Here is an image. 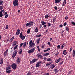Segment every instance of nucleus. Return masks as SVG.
<instances>
[{
	"label": "nucleus",
	"mask_w": 75,
	"mask_h": 75,
	"mask_svg": "<svg viewBox=\"0 0 75 75\" xmlns=\"http://www.w3.org/2000/svg\"><path fill=\"white\" fill-rule=\"evenodd\" d=\"M2 6H0V10H3V7H2Z\"/></svg>",
	"instance_id": "nucleus-41"
},
{
	"label": "nucleus",
	"mask_w": 75,
	"mask_h": 75,
	"mask_svg": "<svg viewBox=\"0 0 75 75\" xmlns=\"http://www.w3.org/2000/svg\"><path fill=\"white\" fill-rule=\"evenodd\" d=\"M40 40H41V39L40 38H39L38 39V40H37V41L40 42Z\"/></svg>",
	"instance_id": "nucleus-59"
},
{
	"label": "nucleus",
	"mask_w": 75,
	"mask_h": 75,
	"mask_svg": "<svg viewBox=\"0 0 75 75\" xmlns=\"http://www.w3.org/2000/svg\"><path fill=\"white\" fill-rule=\"evenodd\" d=\"M8 15H6L5 16V18H7V17H8Z\"/></svg>",
	"instance_id": "nucleus-54"
},
{
	"label": "nucleus",
	"mask_w": 75,
	"mask_h": 75,
	"mask_svg": "<svg viewBox=\"0 0 75 75\" xmlns=\"http://www.w3.org/2000/svg\"><path fill=\"white\" fill-rule=\"evenodd\" d=\"M71 23L73 25H75V23L74 22H71Z\"/></svg>",
	"instance_id": "nucleus-47"
},
{
	"label": "nucleus",
	"mask_w": 75,
	"mask_h": 75,
	"mask_svg": "<svg viewBox=\"0 0 75 75\" xmlns=\"http://www.w3.org/2000/svg\"><path fill=\"white\" fill-rule=\"evenodd\" d=\"M28 25L30 26V24L29 23H28L26 24V26L27 27H28Z\"/></svg>",
	"instance_id": "nucleus-55"
},
{
	"label": "nucleus",
	"mask_w": 75,
	"mask_h": 75,
	"mask_svg": "<svg viewBox=\"0 0 75 75\" xmlns=\"http://www.w3.org/2000/svg\"><path fill=\"white\" fill-rule=\"evenodd\" d=\"M7 52H8V49L6 50V51L4 53V57H6L7 55Z\"/></svg>",
	"instance_id": "nucleus-11"
},
{
	"label": "nucleus",
	"mask_w": 75,
	"mask_h": 75,
	"mask_svg": "<svg viewBox=\"0 0 75 75\" xmlns=\"http://www.w3.org/2000/svg\"><path fill=\"white\" fill-rule=\"evenodd\" d=\"M31 74V73L29 72L27 74V75H30Z\"/></svg>",
	"instance_id": "nucleus-45"
},
{
	"label": "nucleus",
	"mask_w": 75,
	"mask_h": 75,
	"mask_svg": "<svg viewBox=\"0 0 75 75\" xmlns=\"http://www.w3.org/2000/svg\"><path fill=\"white\" fill-rule=\"evenodd\" d=\"M64 63V61L60 63H59V65H62V64Z\"/></svg>",
	"instance_id": "nucleus-58"
},
{
	"label": "nucleus",
	"mask_w": 75,
	"mask_h": 75,
	"mask_svg": "<svg viewBox=\"0 0 75 75\" xmlns=\"http://www.w3.org/2000/svg\"><path fill=\"white\" fill-rule=\"evenodd\" d=\"M11 67H12L13 69L15 70L17 68V64L16 63L12 64L11 65Z\"/></svg>",
	"instance_id": "nucleus-3"
},
{
	"label": "nucleus",
	"mask_w": 75,
	"mask_h": 75,
	"mask_svg": "<svg viewBox=\"0 0 75 75\" xmlns=\"http://www.w3.org/2000/svg\"><path fill=\"white\" fill-rule=\"evenodd\" d=\"M37 47L38 50V51L39 52H40V47H39V46H37Z\"/></svg>",
	"instance_id": "nucleus-32"
},
{
	"label": "nucleus",
	"mask_w": 75,
	"mask_h": 75,
	"mask_svg": "<svg viewBox=\"0 0 75 75\" xmlns=\"http://www.w3.org/2000/svg\"><path fill=\"white\" fill-rule=\"evenodd\" d=\"M0 12H2L3 14V13H5V11L4 10V9H3L2 10H1Z\"/></svg>",
	"instance_id": "nucleus-39"
},
{
	"label": "nucleus",
	"mask_w": 75,
	"mask_h": 75,
	"mask_svg": "<svg viewBox=\"0 0 75 75\" xmlns=\"http://www.w3.org/2000/svg\"><path fill=\"white\" fill-rule=\"evenodd\" d=\"M48 17H49V16L48 15L45 16V18H48Z\"/></svg>",
	"instance_id": "nucleus-48"
},
{
	"label": "nucleus",
	"mask_w": 75,
	"mask_h": 75,
	"mask_svg": "<svg viewBox=\"0 0 75 75\" xmlns=\"http://www.w3.org/2000/svg\"><path fill=\"white\" fill-rule=\"evenodd\" d=\"M61 48V46L60 45H58L57 46V48L59 49Z\"/></svg>",
	"instance_id": "nucleus-49"
},
{
	"label": "nucleus",
	"mask_w": 75,
	"mask_h": 75,
	"mask_svg": "<svg viewBox=\"0 0 75 75\" xmlns=\"http://www.w3.org/2000/svg\"><path fill=\"white\" fill-rule=\"evenodd\" d=\"M56 20V18H54L53 19V23H54V22H55V20Z\"/></svg>",
	"instance_id": "nucleus-37"
},
{
	"label": "nucleus",
	"mask_w": 75,
	"mask_h": 75,
	"mask_svg": "<svg viewBox=\"0 0 75 75\" xmlns=\"http://www.w3.org/2000/svg\"><path fill=\"white\" fill-rule=\"evenodd\" d=\"M41 23L42 24V25H44L46 24V22H44V21H41Z\"/></svg>",
	"instance_id": "nucleus-20"
},
{
	"label": "nucleus",
	"mask_w": 75,
	"mask_h": 75,
	"mask_svg": "<svg viewBox=\"0 0 75 75\" xmlns=\"http://www.w3.org/2000/svg\"><path fill=\"white\" fill-rule=\"evenodd\" d=\"M36 56L38 58H40V59H42V58L43 57V56L42 55L40 54V53H38L36 55Z\"/></svg>",
	"instance_id": "nucleus-6"
},
{
	"label": "nucleus",
	"mask_w": 75,
	"mask_h": 75,
	"mask_svg": "<svg viewBox=\"0 0 75 75\" xmlns=\"http://www.w3.org/2000/svg\"><path fill=\"white\" fill-rule=\"evenodd\" d=\"M23 47L24 48H25V46H26V44H27V42H25L24 43H23Z\"/></svg>",
	"instance_id": "nucleus-28"
},
{
	"label": "nucleus",
	"mask_w": 75,
	"mask_h": 75,
	"mask_svg": "<svg viewBox=\"0 0 75 75\" xmlns=\"http://www.w3.org/2000/svg\"><path fill=\"white\" fill-rule=\"evenodd\" d=\"M14 36L10 40H9L10 42H12L13 41V40H14Z\"/></svg>",
	"instance_id": "nucleus-23"
},
{
	"label": "nucleus",
	"mask_w": 75,
	"mask_h": 75,
	"mask_svg": "<svg viewBox=\"0 0 75 75\" xmlns=\"http://www.w3.org/2000/svg\"><path fill=\"white\" fill-rule=\"evenodd\" d=\"M16 44H17V42L15 41L13 43V46H14L16 45Z\"/></svg>",
	"instance_id": "nucleus-31"
},
{
	"label": "nucleus",
	"mask_w": 75,
	"mask_h": 75,
	"mask_svg": "<svg viewBox=\"0 0 75 75\" xmlns=\"http://www.w3.org/2000/svg\"><path fill=\"white\" fill-rule=\"evenodd\" d=\"M35 45V44L33 42L30 45L29 47H34Z\"/></svg>",
	"instance_id": "nucleus-13"
},
{
	"label": "nucleus",
	"mask_w": 75,
	"mask_h": 75,
	"mask_svg": "<svg viewBox=\"0 0 75 75\" xmlns=\"http://www.w3.org/2000/svg\"><path fill=\"white\" fill-rule=\"evenodd\" d=\"M3 63V60L2 58L0 59V64L2 65Z\"/></svg>",
	"instance_id": "nucleus-15"
},
{
	"label": "nucleus",
	"mask_w": 75,
	"mask_h": 75,
	"mask_svg": "<svg viewBox=\"0 0 75 75\" xmlns=\"http://www.w3.org/2000/svg\"><path fill=\"white\" fill-rule=\"evenodd\" d=\"M54 8L55 9V10H57L58 8L57 6H55L54 7Z\"/></svg>",
	"instance_id": "nucleus-50"
},
{
	"label": "nucleus",
	"mask_w": 75,
	"mask_h": 75,
	"mask_svg": "<svg viewBox=\"0 0 75 75\" xmlns=\"http://www.w3.org/2000/svg\"><path fill=\"white\" fill-rule=\"evenodd\" d=\"M51 65V64L50 63H47L46 64V66H47V67H48V66H50Z\"/></svg>",
	"instance_id": "nucleus-44"
},
{
	"label": "nucleus",
	"mask_w": 75,
	"mask_h": 75,
	"mask_svg": "<svg viewBox=\"0 0 75 75\" xmlns=\"http://www.w3.org/2000/svg\"><path fill=\"white\" fill-rule=\"evenodd\" d=\"M67 54V52L66 50H65L63 51V54L64 55H66Z\"/></svg>",
	"instance_id": "nucleus-18"
},
{
	"label": "nucleus",
	"mask_w": 75,
	"mask_h": 75,
	"mask_svg": "<svg viewBox=\"0 0 75 75\" xmlns=\"http://www.w3.org/2000/svg\"><path fill=\"white\" fill-rule=\"evenodd\" d=\"M19 37L21 38V40H24V39H25V35L23 36V35H22L19 36Z\"/></svg>",
	"instance_id": "nucleus-12"
},
{
	"label": "nucleus",
	"mask_w": 75,
	"mask_h": 75,
	"mask_svg": "<svg viewBox=\"0 0 75 75\" xmlns=\"http://www.w3.org/2000/svg\"><path fill=\"white\" fill-rule=\"evenodd\" d=\"M63 26V25H59V27H62Z\"/></svg>",
	"instance_id": "nucleus-64"
},
{
	"label": "nucleus",
	"mask_w": 75,
	"mask_h": 75,
	"mask_svg": "<svg viewBox=\"0 0 75 75\" xmlns=\"http://www.w3.org/2000/svg\"><path fill=\"white\" fill-rule=\"evenodd\" d=\"M47 27V25H44L43 26V27H44V28H45Z\"/></svg>",
	"instance_id": "nucleus-60"
},
{
	"label": "nucleus",
	"mask_w": 75,
	"mask_h": 75,
	"mask_svg": "<svg viewBox=\"0 0 75 75\" xmlns=\"http://www.w3.org/2000/svg\"><path fill=\"white\" fill-rule=\"evenodd\" d=\"M11 69V67L10 66H8L6 68V70H8L9 69Z\"/></svg>",
	"instance_id": "nucleus-19"
},
{
	"label": "nucleus",
	"mask_w": 75,
	"mask_h": 75,
	"mask_svg": "<svg viewBox=\"0 0 75 75\" xmlns=\"http://www.w3.org/2000/svg\"><path fill=\"white\" fill-rule=\"evenodd\" d=\"M72 47H71L70 48V51L71 52V51H72Z\"/></svg>",
	"instance_id": "nucleus-63"
},
{
	"label": "nucleus",
	"mask_w": 75,
	"mask_h": 75,
	"mask_svg": "<svg viewBox=\"0 0 75 75\" xmlns=\"http://www.w3.org/2000/svg\"><path fill=\"white\" fill-rule=\"evenodd\" d=\"M18 46V45H17L15 46V47L13 48L14 50H16V49L17 48Z\"/></svg>",
	"instance_id": "nucleus-30"
},
{
	"label": "nucleus",
	"mask_w": 75,
	"mask_h": 75,
	"mask_svg": "<svg viewBox=\"0 0 75 75\" xmlns=\"http://www.w3.org/2000/svg\"><path fill=\"white\" fill-rule=\"evenodd\" d=\"M38 59H33L32 61H30V64H34V62H36L37 61Z\"/></svg>",
	"instance_id": "nucleus-5"
},
{
	"label": "nucleus",
	"mask_w": 75,
	"mask_h": 75,
	"mask_svg": "<svg viewBox=\"0 0 75 75\" xmlns=\"http://www.w3.org/2000/svg\"><path fill=\"white\" fill-rule=\"evenodd\" d=\"M47 44L49 45H50V44H51V43L50 42H48Z\"/></svg>",
	"instance_id": "nucleus-61"
},
{
	"label": "nucleus",
	"mask_w": 75,
	"mask_h": 75,
	"mask_svg": "<svg viewBox=\"0 0 75 75\" xmlns=\"http://www.w3.org/2000/svg\"><path fill=\"white\" fill-rule=\"evenodd\" d=\"M20 61H21V59L20 57H17V58L16 62L17 64H19L20 63Z\"/></svg>",
	"instance_id": "nucleus-7"
},
{
	"label": "nucleus",
	"mask_w": 75,
	"mask_h": 75,
	"mask_svg": "<svg viewBox=\"0 0 75 75\" xmlns=\"http://www.w3.org/2000/svg\"><path fill=\"white\" fill-rule=\"evenodd\" d=\"M47 61H49V62L51 61H52V59H51L50 58H49L47 59Z\"/></svg>",
	"instance_id": "nucleus-35"
},
{
	"label": "nucleus",
	"mask_w": 75,
	"mask_h": 75,
	"mask_svg": "<svg viewBox=\"0 0 75 75\" xmlns=\"http://www.w3.org/2000/svg\"><path fill=\"white\" fill-rule=\"evenodd\" d=\"M50 54V53H47L44 54L43 55V56H48Z\"/></svg>",
	"instance_id": "nucleus-22"
},
{
	"label": "nucleus",
	"mask_w": 75,
	"mask_h": 75,
	"mask_svg": "<svg viewBox=\"0 0 75 75\" xmlns=\"http://www.w3.org/2000/svg\"><path fill=\"white\" fill-rule=\"evenodd\" d=\"M75 51H74V50H73V57H75Z\"/></svg>",
	"instance_id": "nucleus-25"
},
{
	"label": "nucleus",
	"mask_w": 75,
	"mask_h": 75,
	"mask_svg": "<svg viewBox=\"0 0 75 75\" xmlns=\"http://www.w3.org/2000/svg\"><path fill=\"white\" fill-rule=\"evenodd\" d=\"M20 51H21L19 52V54H21V52H22V51H23V49H21Z\"/></svg>",
	"instance_id": "nucleus-34"
},
{
	"label": "nucleus",
	"mask_w": 75,
	"mask_h": 75,
	"mask_svg": "<svg viewBox=\"0 0 75 75\" xmlns=\"http://www.w3.org/2000/svg\"><path fill=\"white\" fill-rule=\"evenodd\" d=\"M66 31H69V28L68 27H66Z\"/></svg>",
	"instance_id": "nucleus-33"
},
{
	"label": "nucleus",
	"mask_w": 75,
	"mask_h": 75,
	"mask_svg": "<svg viewBox=\"0 0 75 75\" xmlns=\"http://www.w3.org/2000/svg\"><path fill=\"white\" fill-rule=\"evenodd\" d=\"M41 63V61L39 62H38L37 63L35 66L36 67V68H38V67H40L39 64H40Z\"/></svg>",
	"instance_id": "nucleus-8"
},
{
	"label": "nucleus",
	"mask_w": 75,
	"mask_h": 75,
	"mask_svg": "<svg viewBox=\"0 0 75 75\" xmlns=\"http://www.w3.org/2000/svg\"><path fill=\"white\" fill-rule=\"evenodd\" d=\"M66 1L67 0H64L63 3H65V4H67V1Z\"/></svg>",
	"instance_id": "nucleus-52"
},
{
	"label": "nucleus",
	"mask_w": 75,
	"mask_h": 75,
	"mask_svg": "<svg viewBox=\"0 0 75 75\" xmlns=\"http://www.w3.org/2000/svg\"><path fill=\"white\" fill-rule=\"evenodd\" d=\"M61 0H55V3L56 4H57V3H59Z\"/></svg>",
	"instance_id": "nucleus-17"
},
{
	"label": "nucleus",
	"mask_w": 75,
	"mask_h": 75,
	"mask_svg": "<svg viewBox=\"0 0 75 75\" xmlns=\"http://www.w3.org/2000/svg\"><path fill=\"white\" fill-rule=\"evenodd\" d=\"M67 22H65L64 24V26H65L67 25Z\"/></svg>",
	"instance_id": "nucleus-57"
},
{
	"label": "nucleus",
	"mask_w": 75,
	"mask_h": 75,
	"mask_svg": "<svg viewBox=\"0 0 75 75\" xmlns=\"http://www.w3.org/2000/svg\"><path fill=\"white\" fill-rule=\"evenodd\" d=\"M33 42V40H30V41L29 42V45H30L31 44H32V43Z\"/></svg>",
	"instance_id": "nucleus-42"
},
{
	"label": "nucleus",
	"mask_w": 75,
	"mask_h": 75,
	"mask_svg": "<svg viewBox=\"0 0 75 75\" xmlns=\"http://www.w3.org/2000/svg\"><path fill=\"white\" fill-rule=\"evenodd\" d=\"M41 36V34H40L39 35H36V37H40Z\"/></svg>",
	"instance_id": "nucleus-43"
},
{
	"label": "nucleus",
	"mask_w": 75,
	"mask_h": 75,
	"mask_svg": "<svg viewBox=\"0 0 75 75\" xmlns=\"http://www.w3.org/2000/svg\"><path fill=\"white\" fill-rule=\"evenodd\" d=\"M30 33V29H28L27 31V34H29Z\"/></svg>",
	"instance_id": "nucleus-40"
},
{
	"label": "nucleus",
	"mask_w": 75,
	"mask_h": 75,
	"mask_svg": "<svg viewBox=\"0 0 75 75\" xmlns=\"http://www.w3.org/2000/svg\"><path fill=\"white\" fill-rule=\"evenodd\" d=\"M64 46H65V43H64L62 45V46L61 47V49H63Z\"/></svg>",
	"instance_id": "nucleus-27"
},
{
	"label": "nucleus",
	"mask_w": 75,
	"mask_h": 75,
	"mask_svg": "<svg viewBox=\"0 0 75 75\" xmlns=\"http://www.w3.org/2000/svg\"><path fill=\"white\" fill-rule=\"evenodd\" d=\"M7 12H5L4 14V16H6V15H7Z\"/></svg>",
	"instance_id": "nucleus-56"
},
{
	"label": "nucleus",
	"mask_w": 75,
	"mask_h": 75,
	"mask_svg": "<svg viewBox=\"0 0 75 75\" xmlns=\"http://www.w3.org/2000/svg\"><path fill=\"white\" fill-rule=\"evenodd\" d=\"M6 73H9V74H10V73L11 72V70L6 71Z\"/></svg>",
	"instance_id": "nucleus-38"
},
{
	"label": "nucleus",
	"mask_w": 75,
	"mask_h": 75,
	"mask_svg": "<svg viewBox=\"0 0 75 75\" xmlns=\"http://www.w3.org/2000/svg\"><path fill=\"white\" fill-rule=\"evenodd\" d=\"M54 72L55 73H58V70L56 69H54Z\"/></svg>",
	"instance_id": "nucleus-24"
},
{
	"label": "nucleus",
	"mask_w": 75,
	"mask_h": 75,
	"mask_svg": "<svg viewBox=\"0 0 75 75\" xmlns=\"http://www.w3.org/2000/svg\"><path fill=\"white\" fill-rule=\"evenodd\" d=\"M3 13L2 12H0V17H3Z\"/></svg>",
	"instance_id": "nucleus-29"
},
{
	"label": "nucleus",
	"mask_w": 75,
	"mask_h": 75,
	"mask_svg": "<svg viewBox=\"0 0 75 75\" xmlns=\"http://www.w3.org/2000/svg\"><path fill=\"white\" fill-rule=\"evenodd\" d=\"M29 27H31V26H33V24H34L33 21H30L29 22Z\"/></svg>",
	"instance_id": "nucleus-10"
},
{
	"label": "nucleus",
	"mask_w": 75,
	"mask_h": 75,
	"mask_svg": "<svg viewBox=\"0 0 75 75\" xmlns=\"http://www.w3.org/2000/svg\"><path fill=\"white\" fill-rule=\"evenodd\" d=\"M60 61H61V58H59L55 61V62L56 63H58L59 62H60Z\"/></svg>",
	"instance_id": "nucleus-14"
},
{
	"label": "nucleus",
	"mask_w": 75,
	"mask_h": 75,
	"mask_svg": "<svg viewBox=\"0 0 75 75\" xmlns=\"http://www.w3.org/2000/svg\"><path fill=\"white\" fill-rule=\"evenodd\" d=\"M8 25H7L6 26L5 29H8Z\"/></svg>",
	"instance_id": "nucleus-51"
},
{
	"label": "nucleus",
	"mask_w": 75,
	"mask_h": 75,
	"mask_svg": "<svg viewBox=\"0 0 75 75\" xmlns=\"http://www.w3.org/2000/svg\"><path fill=\"white\" fill-rule=\"evenodd\" d=\"M35 33H37L38 32V28L37 27L36 28L35 30Z\"/></svg>",
	"instance_id": "nucleus-21"
},
{
	"label": "nucleus",
	"mask_w": 75,
	"mask_h": 75,
	"mask_svg": "<svg viewBox=\"0 0 75 75\" xmlns=\"http://www.w3.org/2000/svg\"><path fill=\"white\" fill-rule=\"evenodd\" d=\"M48 27H50L51 26V24L50 23H48Z\"/></svg>",
	"instance_id": "nucleus-62"
},
{
	"label": "nucleus",
	"mask_w": 75,
	"mask_h": 75,
	"mask_svg": "<svg viewBox=\"0 0 75 75\" xmlns=\"http://www.w3.org/2000/svg\"><path fill=\"white\" fill-rule=\"evenodd\" d=\"M3 1L2 0H0V6H1V5H2V4H3Z\"/></svg>",
	"instance_id": "nucleus-36"
},
{
	"label": "nucleus",
	"mask_w": 75,
	"mask_h": 75,
	"mask_svg": "<svg viewBox=\"0 0 75 75\" xmlns=\"http://www.w3.org/2000/svg\"><path fill=\"white\" fill-rule=\"evenodd\" d=\"M55 67V66L54 65V64H52L50 65V68L51 69H53V68Z\"/></svg>",
	"instance_id": "nucleus-16"
},
{
	"label": "nucleus",
	"mask_w": 75,
	"mask_h": 75,
	"mask_svg": "<svg viewBox=\"0 0 75 75\" xmlns=\"http://www.w3.org/2000/svg\"><path fill=\"white\" fill-rule=\"evenodd\" d=\"M22 35H23V32H21L19 35V37L20 36H22Z\"/></svg>",
	"instance_id": "nucleus-46"
},
{
	"label": "nucleus",
	"mask_w": 75,
	"mask_h": 75,
	"mask_svg": "<svg viewBox=\"0 0 75 75\" xmlns=\"http://www.w3.org/2000/svg\"><path fill=\"white\" fill-rule=\"evenodd\" d=\"M35 48L34 47L31 50H29L28 51V54H31V53H33V52H34V51H35Z\"/></svg>",
	"instance_id": "nucleus-4"
},
{
	"label": "nucleus",
	"mask_w": 75,
	"mask_h": 75,
	"mask_svg": "<svg viewBox=\"0 0 75 75\" xmlns=\"http://www.w3.org/2000/svg\"><path fill=\"white\" fill-rule=\"evenodd\" d=\"M49 50H50V48H48L46 50H44V52H47V51H48Z\"/></svg>",
	"instance_id": "nucleus-26"
},
{
	"label": "nucleus",
	"mask_w": 75,
	"mask_h": 75,
	"mask_svg": "<svg viewBox=\"0 0 75 75\" xmlns=\"http://www.w3.org/2000/svg\"><path fill=\"white\" fill-rule=\"evenodd\" d=\"M17 54V52L16 50H15L13 52V55H12V57L13 59L15 58V57L16 56Z\"/></svg>",
	"instance_id": "nucleus-2"
},
{
	"label": "nucleus",
	"mask_w": 75,
	"mask_h": 75,
	"mask_svg": "<svg viewBox=\"0 0 75 75\" xmlns=\"http://www.w3.org/2000/svg\"><path fill=\"white\" fill-rule=\"evenodd\" d=\"M23 44H24V43H22L20 44V47H22V46H23Z\"/></svg>",
	"instance_id": "nucleus-53"
},
{
	"label": "nucleus",
	"mask_w": 75,
	"mask_h": 75,
	"mask_svg": "<svg viewBox=\"0 0 75 75\" xmlns=\"http://www.w3.org/2000/svg\"><path fill=\"white\" fill-rule=\"evenodd\" d=\"M20 30H19V29H18L17 30V32H16V35H18L21 32Z\"/></svg>",
	"instance_id": "nucleus-9"
},
{
	"label": "nucleus",
	"mask_w": 75,
	"mask_h": 75,
	"mask_svg": "<svg viewBox=\"0 0 75 75\" xmlns=\"http://www.w3.org/2000/svg\"><path fill=\"white\" fill-rule=\"evenodd\" d=\"M18 0H14L13 2V5L14 6H18Z\"/></svg>",
	"instance_id": "nucleus-1"
}]
</instances>
